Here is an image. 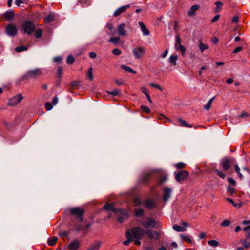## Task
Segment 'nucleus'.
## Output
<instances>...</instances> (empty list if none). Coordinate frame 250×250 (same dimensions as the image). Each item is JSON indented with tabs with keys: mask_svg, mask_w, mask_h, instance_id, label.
<instances>
[{
	"mask_svg": "<svg viewBox=\"0 0 250 250\" xmlns=\"http://www.w3.org/2000/svg\"><path fill=\"white\" fill-rule=\"evenodd\" d=\"M145 234V231L139 227H133L126 233V237L131 238L134 241L135 245L139 246L140 240Z\"/></svg>",
	"mask_w": 250,
	"mask_h": 250,
	"instance_id": "f257e3e1",
	"label": "nucleus"
},
{
	"mask_svg": "<svg viewBox=\"0 0 250 250\" xmlns=\"http://www.w3.org/2000/svg\"><path fill=\"white\" fill-rule=\"evenodd\" d=\"M142 224L145 228H155L159 226L158 223L150 217H146L145 220H142Z\"/></svg>",
	"mask_w": 250,
	"mask_h": 250,
	"instance_id": "f03ea898",
	"label": "nucleus"
},
{
	"mask_svg": "<svg viewBox=\"0 0 250 250\" xmlns=\"http://www.w3.org/2000/svg\"><path fill=\"white\" fill-rule=\"evenodd\" d=\"M24 32L28 35H31L35 29V25L30 21H26L22 25Z\"/></svg>",
	"mask_w": 250,
	"mask_h": 250,
	"instance_id": "7ed1b4c3",
	"label": "nucleus"
},
{
	"mask_svg": "<svg viewBox=\"0 0 250 250\" xmlns=\"http://www.w3.org/2000/svg\"><path fill=\"white\" fill-rule=\"evenodd\" d=\"M146 50L143 47H137L133 49L132 53L135 59L141 58L146 53Z\"/></svg>",
	"mask_w": 250,
	"mask_h": 250,
	"instance_id": "20e7f679",
	"label": "nucleus"
},
{
	"mask_svg": "<svg viewBox=\"0 0 250 250\" xmlns=\"http://www.w3.org/2000/svg\"><path fill=\"white\" fill-rule=\"evenodd\" d=\"M71 214L75 216L80 221H83V210L79 207L73 208L70 209Z\"/></svg>",
	"mask_w": 250,
	"mask_h": 250,
	"instance_id": "39448f33",
	"label": "nucleus"
},
{
	"mask_svg": "<svg viewBox=\"0 0 250 250\" xmlns=\"http://www.w3.org/2000/svg\"><path fill=\"white\" fill-rule=\"evenodd\" d=\"M23 99V97L21 94H17L9 99L8 104L12 106L16 105L20 103Z\"/></svg>",
	"mask_w": 250,
	"mask_h": 250,
	"instance_id": "423d86ee",
	"label": "nucleus"
},
{
	"mask_svg": "<svg viewBox=\"0 0 250 250\" xmlns=\"http://www.w3.org/2000/svg\"><path fill=\"white\" fill-rule=\"evenodd\" d=\"M41 74V70L40 69H35L28 71L24 75L25 78H35Z\"/></svg>",
	"mask_w": 250,
	"mask_h": 250,
	"instance_id": "0eeeda50",
	"label": "nucleus"
},
{
	"mask_svg": "<svg viewBox=\"0 0 250 250\" xmlns=\"http://www.w3.org/2000/svg\"><path fill=\"white\" fill-rule=\"evenodd\" d=\"M6 33L10 36H15L17 33V28L13 24H8L5 29Z\"/></svg>",
	"mask_w": 250,
	"mask_h": 250,
	"instance_id": "6e6552de",
	"label": "nucleus"
},
{
	"mask_svg": "<svg viewBox=\"0 0 250 250\" xmlns=\"http://www.w3.org/2000/svg\"><path fill=\"white\" fill-rule=\"evenodd\" d=\"M145 233L149 239L158 240L159 237V233L151 229H148Z\"/></svg>",
	"mask_w": 250,
	"mask_h": 250,
	"instance_id": "1a4fd4ad",
	"label": "nucleus"
},
{
	"mask_svg": "<svg viewBox=\"0 0 250 250\" xmlns=\"http://www.w3.org/2000/svg\"><path fill=\"white\" fill-rule=\"evenodd\" d=\"M172 189L170 188L165 187L163 188V200L165 202L167 201L170 198Z\"/></svg>",
	"mask_w": 250,
	"mask_h": 250,
	"instance_id": "9d476101",
	"label": "nucleus"
},
{
	"mask_svg": "<svg viewBox=\"0 0 250 250\" xmlns=\"http://www.w3.org/2000/svg\"><path fill=\"white\" fill-rule=\"evenodd\" d=\"M188 175V173L187 171H181L175 174V179L177 181L184 180Z\"/></svg>",
	"mask_w": 250,
	"mask_h": 250,
	"instance_id": "9b49d317",
	"label": "nucleus"
},
{
	"mask_svg": "<svg viewBox=\"0 0 250 250\" xmlns=\"http://www.w3.org/2000/svg\"><path fill=\"white\" fill-rule=\"evenodd\" d=\"M116 213L121 215L118 217V221L121 223L122 222L125 218H126L128 216L127 211L121 209H118Z\"/></svg>",
	"mask_w": 250,
	"mask_h": 250,
	"instance_id": "f8f14e48",
	"label": "nucleus"
},
{
	"mask_svg": "<svg viewBox=\"0 0 250 250\" xmlns=\"http://www.w3.org/2000/svg\"><path fill=\"white\" fill-rule=\"evenodd\" d=\"M220 164L224 170H227L229 169L231 167L229 160L227 158H225L222 159L220 162Z\"/></svg>",
	"mask_w": 250,
	"mask_h": 250,
	"instance_id": "ddd939ff",
	"label": "nucleus"
},
{
	"mask_svg": "<svg viewBox=\"0 0 250 250\" xmlns=\"http://www.w3.org/2000/svg\"><path fill=\"white\" fill-rule=\"evenodd\" d=\"M129 7V5L122 6L118 8L114 13L113 15L115 17L119 16L122 13L125 12Z\"/></svg>",
	"mask_w": 250,
	"mask_h": 250,
	"instance_id": "4468645a",
	"label": "nucleus"
},
{
	"mask_svg": "<svg viewBox=\"0 0 250 250\" xmlns=\"http://www.w3.org/2000/svg\"><path fill=\"white\" fill-rule=\"evenodd\" d=\"M118 33L120 36H124L127 35L126 31L125 30V25L124 23H122L118 25Z\"/></svg>",
	"mask_w": 250,
	"mask_h": 250,
	"instance_id": "2eb2a0df",
	"label": "nucleus"
},
{
	"mask_svg": "<svg viewBox=\"0 0 250 250\" xmlns=\"http://www.w3.org/2000/svg\"><path fill=\"white\" fill-rule=\"evenodd\" d=\"M150 177L151 175L150 173H144L141 176L139 181L142 183H146L150 180Z\"/></svg>",
	"mask_w": 250,
	"mask_h": 250,
	"instance_id": "dca6fc26",
	"label": "nucleus"
},
{
	"mask_svg": "<svg viewBox=\"0 0 250 250\" xmlns=\"http://www.w3.org/2000/svg\"><path fill=\"white\" fill-rule=\"evenodd\" d=\"M176 44L179 45V49L178 50H179L182 53V55H184L186 52V49L184 46L181 44V39L178 35H176Z\"/></svg>",
	"mask_w": 250,
	"mask_h": 250,
	"instance_id": "f3484780",
	"label": "nucleus"
},
{
	"mask_svg": "<svg viewBox=\"0 0 250 250\" xmlns=\"http://www.w3.org/2000/svg\"><path fill=\"white\" fill-rule=\"evenodd\" d=\"M80 245V241L78 240H75L72 241L69 246V248L70 250H77Z\"/></svg>",
	"mask_w": 250,
	"mask_h": 250,
	"instance_id": "a211bd4d",
	"label": "nucleus"
},
{
	"mask_svg": "<svg viewBox=\"0 0 250 250\" xmlns=\"http://www.w3.org/2000/svg\"><path fill=\"white\" fill-rule=\"evenodd\" d=\"M101 245L100 241H96L90 245L87 250H98L100 248Z\"/></svg>",
	"mask_w": 250,
	"mask_h": 250,
	"instance_id": "6ab92c4d",
	"label": "nucleus"
},
{
	"mask_svg": "<svg viewBox=\"0 0 250 250\" xmlns=\"http://www.w3.org/2000/svg\"><path fill=\"white\" fill-rule=\"evenodd\" d=\"M14 16L13 10L6 11L4 14V18L7 20H11Z\"/></svg>",
	"mask_w": 250,
	"mask_h": 250,
	"instance_id": "aec40b11",
	"label": "nucleus"
},
{
	"mask_svg": "<svg viewBox=\"0 0 250 250\" xmlns=\"http://www.w3.org/2000/svg\"><path fill=\"white\" fill-rule=\"evenodd\" d=\"M199 6L198 5H193L188 10V13L189 16H193L195 14V11L198 10Z\"/></svg>",
	"mask_w": 250,
	"mask_h": 250,
	"instance_id": "412c9836",
	"label": "nucleus"
},
{
	"mask_svg": "<svg viewBox=\"0 0 250 250\" xmlns=\"http://www.w3.org/2000/svg\"><path fill=\"white\" fill-rule=\"evenodd\" d=\"M139 26L141 28L142 31L143 33V34L145 36H147L149 34V30L146 28L145 24L142 22H139Z\"/></svg>",
	"mask_w": 250,
	"mask_h": 250,
	"instance_id": "4be33fe9",
	"label": "nucleus"
},
{
	"mask_svg": "<svg viewBox=\"0 0 250 250\" xmlns=\"http://www.w3.org/2000/svg\"><path fill=\"white\" fill-rule=\"evenodd\" d=\"M178 56L177 55H171L169 58V62L172 65L175 66L177 64Z\"/></svg>",
	"mask_w": 250,
	"mask_h": 250,
	"instance_id": "5701e85b",
	"label": "nucleus"
},
{
	"mask_svg": "<svg viewBox=\"0 0 250 250\" xmlns=\"http://www.w3.org/2000/svg\"><path fill=\"white\" fill-rule=\"evenodd\" d=\"M172 228L175 231L177 232H184L187 230V229L185 227H182L177 224L173 225Z\"/></svg>",
	"mask_w": 250,
	"mask_h": 250,
	"instance_id": "b1692460",
	"label": "nucleus"
},
{
	"mask_svg": "<svg viewBox=\"0 0 250 250\" xmlns=\"http://www.w3.org/2000/svg\"><path fill=\"white\" fill-rule=\"evenodd\" d=\"M104 209L109 211H113L115 212H117L118 209H115L114 206L113 204H106L104 206Z\"/></svg>",
	"mask_w": 250,
	"mask_h": 250,
	"instance_id": "393cba45",
	"label": "nucleus"
},
{
	"mask_svg": "<svg viewBox=\"0 0 250 250\" xmlns=\"http://www.w3.org/2000/svg\"><path fill=\"white\" fill-rule=\"evenodd\" d=\"M54 19V16L53 14L50 13L48 14L44 18V21L45 23H48L53 21Z\"/></svg>",
	"mask_w": 250,
	"mask_h": 250,
	"instance_id": "a878e982",
	"label": "nucleus"
},
{
	"mask_svg": "<svg viewBox=\"0 0 250 250\" xmlns=\"http://www.w3.org/2000/svg\"><path fill=\"white\" fill-rule=\"evenodd\" d=\"M180 237L183 239L186 243L188 244H191L193 242V240L191 238L189 237L188 236H186L184 234H180Z\"/></svg>",
	"mask_w": 250,
	"mask_h": 250,
	"instance_id": "bb28decb",
	"label": "nucleus"
},
{
	"mask_svg": "<svg viewBox=\"0 0 250 250\" xmlns=\"http://www.w3.org/2000/svg\"><path fill=\"white\" fill-rule=\"evenodd\" d=\"M178 121L180 123V126L185 127H192V125H188L186 122L181 118H179Z\"/></svg>",
	"mask_w": 250,
	"mask_h": 250,
	"instance_id": "cd10ccee",
	"label": "nucleus"
},
{
	"mask_svg": "<svg viewBox=\"0 0 250 250\" xmlns=\"http://www.w3.org/2000/svg\"><path fill=\"white\" fill-rule=\"evenodd\" d=\"M215 97H212L211 98L208 102L207 103L206 105H204V108L207 110H208L210 109L211 105L212 104V102L213 100L214 99Z\"/></svg>",
	"mask_w": 250,
	"mask_h": 250,
	"instance_id": "c85d7f7f",
	"label": "nucleus"
},
{
	"mask_svg": "<svg viewBox=\"0 0 250 250\" xmlns=\"http://www.w3.org/2000/svg\"><path fill=\"white\" fill-rule=\"evenodd\" d=\"M121 68L125 71L130 72L133 74H135L136 73V72L133 70L131 68L125 65H122Z\"/></svg>",
	"mask_w": 250,
	"mask_h": 250,
	"instance_id": "c756f323",
	"label": "nucleus"
},
{
	"mask_svg": "<svg viewBox=\"0 0 250 250\" xmlns=\"http://www.w3.org/2000/svg\"><path fill=\"white\" fill-rule=\"evenodd\" d=\"M57 239H58V238L56 236H54L51 238H49L48 240V244L49 246H51L54 245L55 244V243H56Z\"/></svg>",
	"mask_w": 250,
	"mask_h": 250,
	"instance_id": "7c9ffc66",
	"label": "nucleus"
},
{
	"mask_svg": "<svg viewBox=\"0 0 250 250\" xmlns=\"http://www.w3.org/2000/svg\"><path fill=\"white\" fill-rule=\"evenodd\" d=\"M135 215L137 217L141 216L144 215V211L143 209H135L134 210Z\"/></svg>",
	"mask_w": 250,
	"mask_h": 250,
	"instance_id": "2f4dec72",
	"label": "nucleus"
},
{
	"mask_svg": "<svg viewBox=\"0 0 250 250\" xmlns=\"http://www.w3.org/2000/svg\"><path fill=\"white\" fill-rule=\"evenodd\" d=\"M108 41L113 43L115 45H117L120 41V38L119 37H112Z\"/></svg>",
	"mask_w": 250,
	"mask_h": 250,
	"instance_id": "473e14b6",
	"label": "nucleus"
},
{
	"mask_svg": "<svg viewBox=\"0 0 250 250\" xmlns=\"http://www.w3.org/2000/svg\"><path fill=\"white\" fill-rule=\"evenodd\" d=\"M145 206L148 208H152L154 207V203L151 200H147L145 203Z\"/></svg>",
	"mask_w": 250,
	"mask_h": 250,
	"instance_id": "72a5a7b5",
	"label": "nucleus"
},
{
	"mask_svg": "<svg viewBox=\"0 0 250 250\" xmlns=\"http://www.w3.org/2000/svg\"><path fill=\"white\" fill-rule=\"evenodd\" d=\"M215 4L216 5V8L215 9V12L216 13L220 12L221 7L223 6V3L220 1H217L215 2Z\"/></svg>",
	"mask_w": 250,
	"mask_h": 250,
	"instance_id": "f704fd0d",
	"label": "nucleus"
},
{
	"mask_svg": "<svg viewBox=\"0 0 250 250\" xmlns=\"http://www.w3.org/2000/svg\"><path fill=\"white\" fill-rule=\"evenodd\" d=\"M74 58L72 55H68L67 58V63L68 64H72L74 62Z\"/></svg>",
	"mask_w": 250,
	"mask_h": 250,
	"instance_id": "c9c22d12",
	"label": "nucleus"
},
{
	"mask_svg": "<svg viewBox=\"0 0 250 250\" xmlns=\"http://www.w3.org/2000/svg\"><path fill=\"white\" fill-rule=\"evenodd\" d=\"M208 244L212 247H216L218 245L219 243L215 240H211L208 241Z\"/></svg>",
	"mask_w": 250,
	"mask_h": 250,
	"instance_id": "e433bc0d",
	"label": "nucleus"
},
{
	"mask_svg": "<svg viewBox=\"0 0 250 250\" xmlns=\"http://www.w3.org/2000/svg\"><path fill=\"white\" fill-rule=\"evenodd\" d=\"M214 171L215 172V173H216V174L219 176L220 178H222V179H225V177H226V175L224 173L219 171V170L218 169H215L214 170Z\"/></svg>",
	"mask_w": 250,
	"mask_h": 250,
	"instance_id": "4c0bfd02",
	"label": "nucleus"
},
{
	"mask_svg": "<svg viewBox=\"0 0 250 250\" xmlns=\"http://www.w3.org/2000/svg\"><path fill=\"white\" fill-rule=\"evenodd\" d=\"M27 47L25 46H20L15 48V50L17 52H20L27 50Z\"/></svg>",
	"mask_w": 250,
	"mask_h": 250,
	"instance_id": "58836bf2",
	"label": "nucleus"
},
{
	"mask_svg": "<svg viewBox=\"0 0 250 250\" xmlns=\"http://www.w3.org/2000/svg\"><path fill=\"white\" fill-rule=\"evenodd\" d=\"M87 76L88 77V79L90 81L93 80V73H92V68H90L88 69V70L87 72Z\"/></svg>",
	"mask_w": 250,
	"mask_h": 250,
	"instance_id": "ea45409f",
	"label": "nucleus"
},
{
	"mask_svg": "<svg viewBox=\"0 0 250 250\" xmlns=\"http://www.w3.org/2000/svg\"><path fill=\"white\" fill-rule=\"evenodd\" d=\"M235 170L236 173L239 175V177L241 179L243 177L242 174L240 173V169L238 165L236 164L234 165Z\"/></svg>",
	"mask_w": 250,
	"mask_h": 250,
	"instance_id": "a19ab883",
	"label": "nucleus"
},
{
	"mask_svg": "<svg viewBox=\"0 0 250 250\" xmlns=\"http://www.w3.org/2000/svg\"><path fill=\"white\" fill-rule=\"evenodd\" d=\"M199 47L202 52H203L205 50L208 48V46L207 45L203 43H200Z\"/></svg>",
	"mask_w": 250,
	"mask_h": 250,
	"instance_id": "79ce46f5",
	"label": "nucleus"
},
{
	"mask_svg": "<svg viewBox=\"0 0 250 250\" xmlns=\"http://www.w3.org/2000/svg\"><path fill=\"white\" fill-rule=\"evenodd\" d=\"M57 75L58 78L61 79L62 75V67H59L57 69Z\"/></svg>",
	"mask_w": 250,
	"mask_h": 250,
	"instance_id": "37998d69",
	"label": "nucleus"
},
{
	"mask_svg": "<svg viewBox=\"0 0 250 250\" xmlns=\"http://www.w3.org/2000/svg\"><path fill=\"white\" fill-rule=\"evenodd\" d=\"M109 94L112 95L113 96H117L120 94V91L117 89H115L111 91L108 92Z\"/></svg>",
	"mask_w": 250,
	"mask_h": 250,
	"instance_id": "c03bdc74",
	"label": "nucleus"
},
{
	"mask_svg": "<svg viewBox=\"0 0 250 250\" xmlns=\"http://www.w3.org/2000/svg\"><path fill=\"white\" fill-rule=\"evenodd\" d=\"M42 31L41 29H38L35 32V35L37 38H40L42 37Z\"/></svg>",
	"mask_w": 250,
	"mask_h": 250,
	"instance_id": "a18cd8bd",
	"label": "nucleus"
},
{
	"mask_svg": "<svg viewBox=\"0 0 250 250\" xmlns=\"http://www.w3.org/2000/svg\"><path fill=\"white\" fill-rule=\"evenodd\" d=\"M45 107L46 110L49 111L52 109L53 107V104H52L49 102H46L45 104Z\"/></svg>",
	"mask_w": 250,
	"mask_h": 250,
	"instance_id": "49530a36",
	"label": "nucleus"
},
{
	"mask_svg": "<svg viewBox=\"0 0 250 250\" xmlns=\"http://www.w3.org/2000/svg\"><path fill=\"white\" fill-rule=\"evenodd\" d=\"M150 86L152 87L156 88L160 90V91H162L163 90V88L160 85L157 84L151 83H150Z\"/></svg>",
	"mask_w": 250,
	"mask_h": 250,
	"instance_id": "de8ad7c7",
	"label": "nucleus"
},
{
	"mask_svg": "<svg viewBox=\"0 0 250 250\" xmlns=\"http://www.w3.org/2000/svg\"><path fill=\"white\" fill-rule=\"evenodd\" d=\"M134 204L135 206H139L141 204V201L140 199L138 197H136L134 198L133 201Z\"/></svg>",
	"mask_w": 250,
	"mask_h": 250,
	"instance_id": "09e8293b",
	"label": "nucleus"
},
{
	"mask_svg": "<svg viewBox=\"0 0 250 250\" xmlns=\"http://www.w3.org/2000/svg\"><path fill=\"white\" fill-rule=\"evenodd\" d=\"M230 221L229 220H224L221 223V226L223 227H227L230 225Z\"/></svg>",
	"mask_w": 250,
	"mask_h": 250,
	"instance_id": "8fccbe9b",
	"label": "nucleus"
},
{
	"mask_svg": "<svg viewBox=\"0 0 250 250\" xmlns=\"http://www.w3.org/2000/svg\"><path fill=\"white\" fill-rule=\"evenodd\" d=\"M141 108L144 112L146 113H148L150 112V109L148 107H147L144 105H142L141 106Z\"/></svg>",
	"mask_w": 250,
	"mask_h": 250,
	"instance_id": "3c124183",
	"label": "nucleus"
},
{
	"mask_svg": "<svg viewBox=\"0 0 250 250\" xmlns=\"http://www.w3.org/2000/svg\"><path fill=\"white\" fill-rule=\"evenodd\" d=\"M122 51L118 48H115L112 50V53L115 55H120Z\"/></svg>",
	"mask_w": 250,
	"mask_h": 250,
	"instance_id": "603ef678",
	"label": "nucleus"
},
{
	"mask_svg": "<svg viewBox=\"0 0 250 250\" xmlns=\"http://www.w3.org/2000/svg\"><path fill=\"white\" fill-rule=\"evenodd\" d=\"M185 165L184 163L179 162L176 165V167L178 169L183 168L185 167Z\"/></svg>",
	"mask_w": 250,
	"mask_h": 250,
	"instance_id": "864d4df0",
	"label": "nucleus"
},
{
	"mask_svg": "<svg viewBox=\"0 0 250 250\" xmlns=\"http://www.w3.org/2000/svg\"><path fill=\"white\" fill-rule=\"evenodd\" d=\"M228 182L232 185H236V181L234 179L231 177H229L228 178Z\"/></svg>",
	"mask_w": 250,
	"mask_h": 250,
	"instance_id": "5fc2aeb1",
	"label": "nucleus"
},
{
	"mask_svg": "<svg viewBox=\"0 0 250 250\" xmlns=\"http://www.w3.org/2000/svg\"><path fill=\"white\" fill-rule=\"evenodd\" d=\"M141 90L146 96L149 94L148 89L145 87H141Z\"/></svg>",
	"mask_w": 250,
	"mask_h": 250,
	"instance_id": "6e6d98bb",
	"label": "nucleus"
},
{
	"mask_svg": "<svg viewBox=\"0 0 250 250\" xmlns=\"http://www.w3.org/2000/svg\"><path fill=\"white\" fill-rule=\"evenodd\" d=\"M54 62H60L62 61V58L61 56L55 57L54 58Z\"/></svg>",
	"mask_w": 250,
	"mask_h": 250,
	"instance_id": "4d7b16f0",
	"label": "nucleus"
},
{
	"mask_svg": "<svg viewBox=\"0 0 250 250\" xmlns=\"http://www.w3.org/2000/svg\"><path fill=\"white\" fill-rule=\"evenodd\" d=\"M127 238V240L125 241L124 242H123V244L124 245H125V246H127L129 245V244L133 241L132 239L131 238H128V237H126Z\"/></svg>",
	"mask_w": 250,
	"mask_h": 250,
	"instance_id": "13d9d810",
	"label": "nucleus"
},
{
	"mask_svg": "<svg viewBox=\"0 0 250 250\" xmlns=\"http://www.w3.org/2000/svg\"><path fill=\"white\" fill-rule=\"evenodd\" d=\"M243 243L244 244V247L248 249L250 247V242H247L246 240H244L243 241Z\"/></svg>",
	"mask_w": 250,
	"mask_h": 250,
	"instance_id": "bf43d9fd",
	"label": "nucleus"
},
{
	"mask_svg": "<svg viewBox=\"0 0 250 250\" xmlns=\"http://www.w3.org/2000/svg\"><path fill=\"white\" fill-rule=\"evenodd\" d=\"M227 191L230 192L231 194H233L235 192V189L230 186L227 187Z\"/></svg>",
	"mask_w": 250,
	"mask_h": 250,
	"instance_id": "052dcab7",
	"label": "nucleus"
},
{
	"mask_svg": "<svg viewBox=\"0 0 250 250\" xmlns=\"http://www.w3.org/2000/svg\"><path fill=\"white\" fill-rule=\"evenodd\" d=\"M16 5L18 6H20L21 4L24 3L23 0H16L15 2Z\"/></svg>",
	"mask_w": 250,
	"mask_h": 250,
	"instance_id": "680f3d73",
	"label": "nucleus"
},
{
	"mask_svg": "<svg viewBox=\"0 0 250 250\" xmlns=\"http://www.w3.org/2000/svg\"><path fill=\"white\" fill-rule=\"evenodd\" d=\"M89 56L92 59H94L97 57L96 54L94 52H90L89 54Z\"/></svg>",
	"mask_w": 250,
	"mask_h": 250,
	"instance_id": "e2e57ef3",
	"label": "nucleus"
},
{
	"mask_svg": "<svg viewBox=\"0 0 250 250\" xmlns=\"http://www.w3.org/2000/svg\"><path fill=\"white\" fill-rule=\"evenodd\" d=\"M220 16L219 15H215L211 20L212 22H215L219 19Z\"/></svg>",
	"mask_w": 250,
	"mask_h": 250,
	"instance_id": "0e129e2a",
	"label": "nucleus"
},
{
	"mask_svg": "<svg viewBox=\"0 0 250 250\" xmlns=\"http://www.w3.org/2000/svg\"><path fill=\"white\" fill-rule=\"evenodd\" d=\"M58 102V99L57 97H54L52 101V104L56 105L57 104Z\"/></svg>",
	"mask_w": 250,
	"mask_h": 250,
	"instance_id": "69168bd1",
	"label": "nucleus"
},
{
	"mask_svg": "<svg viewBox=\"0 0 250 250\" xmlns=\"http://www.w3.org/2000/svg\"><path fill=\"white\" fill-rule=\"evenodd\" d=\"M168 49H166L162 54H161V57L163 58H165L167 54H168Z\"/></svg>",
	"mask_w": 250,
	"mask_h": 250,
	"instance_id": "338daca9",
	"label": "nucleus"
},
{
	"mask_svg": "<svg viewBox=\"0 0 250 250\" xmlns=\"http://www.w3.org/2000/svg\"><path fill=\"white\" fill-rule=\"evenodd\" d=\"M239 17L238 16H234L232 19V22L237 23L238 21Z\"/></svg>",
	"mask_w": 250,
	"mask_h": 250,
	"instance_id": "774afa93",
	"label": "nucleus"
}]
</instances>
